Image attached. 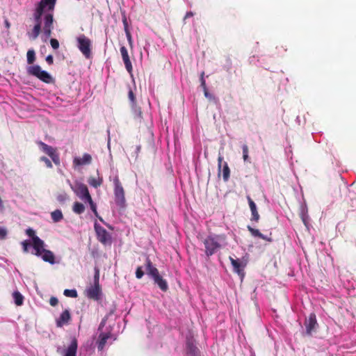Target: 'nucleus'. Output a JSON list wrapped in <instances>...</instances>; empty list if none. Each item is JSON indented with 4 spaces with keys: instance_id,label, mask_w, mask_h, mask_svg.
Listing matches in <instances>:
<instances>
[{
    "instance_id": "nucleus-22",
    "label": "nucleus",
    "mask_w": 356,
    "mask_h": 356,
    "mask_svg": "<svg viewBox=\"0 0 356 356\" xmlns=\"http://www.w3.org/2000/svg\"><path fill=\"white\" fill-rule=\"evenodd\" d=\"M186 350L190 356H199V349L192 342H187Z\"/></svg>"
},
{
    "instance_id": "nucleus-27",
    "label": "nucleus",
    "mask_w": 356,
    "mask_h": 356,
    "mask_svg": "<svg viewBox=\"0 0 356 356\" xmlns=\"http://www.w3.org/2000/svg\"><path fill=\"white\" fill-rule=\"evenodd\" d=\"M230 176V170L227 162H224L222 168V177L224 181H227Z\"/></svg>"
},
{
    "instance_id": "nucleus-3",
    "label": "nucleus",
    "mask_w": 356,
    "mask_h": 356,
    "mask_svg": "<svg viewBox=\"0 0 356 356\" xmlns=\"http://www.w3.org/2000/svg\"><path fill=\"white\" fill-rule=\"evenodd\" d=\"M145 262L147 273L153 278L154 283L159 286L161 291H166L168 289L166 280L160 275L159 270L152 265L148 257L146 258Z\"/></svg>"
},
{
    "instance_id": "nucleus-42",
    "label": "nucleus",
    "mask_w": 356,
    "mask_h": 356,
    "mask_svg": "<svg viewBox=\"0 0 356 356\" xmlns=\"http://www.w3.org/2000/svg\"><path fill=\"white\" fill-rule=\"evenodd\" d=\"M67 196L65 193H63V194H59L58 196H57V200L60 202V203H63L65 202V201L67 200Z\"/></svg>"
},
{
    "instance_id": "nucleus-8",
    "label": "nucleus",
    "mask_w": 356,
    "mask_h": 356,
    "mask_svg": "<svg viewBox=\"0 0 356 356\" xmlns=\"http://www.w3.org/2000/svg\"><path fill=\"white\" fill-rule=\"evenodd\" d=\"M37 144L39 145L41 150L51 159L52 161L55 163V165H60V156L56 151V149L54 148L50 145H48L47 144L42 141L37 142Z\"/></svg>"
},
{
    "instance_id": "nucleus-43",
    "label": "nucleus",
    "mask_w": 356,
    "mask_h": 356,
    "mask_svg": "<svg viewBox=\"0 0 356 356\" xmlns=\"http://www.w3.org/2000/svg\"><path fill=\"white\" fill-rule=\"evenodd\" d=\"M222 161H223V157L220 155L218 158V176H220V174L221 167L222 165Z\"/></svg>"
},
{
    "instance_id": "nucleus-14",
    "label": "nucleus",
    "mask_w": 356,
    "mask_h": 356,
    "mask_svg": "<svg viewBox=\"0 0 356 356\" xmlns=\"http://www.w3.org/2000/svg\"><path fill=\"white\" fill-rule=\"evenodd\" d=\"M120 50L126 70L128 72L131 73L133 67L127 48L124 46H122Z\"/></svg>"
},
{
    "instance_id": "nucleus-53",
    "label": "nucleus",
    "mask_w": 356,
    "mask_h": 356,
    "mask_svg": "<svg viewBox=\"0 0 356 356\" xmlns=\"http://www.w3.org/2000/svg\"><path fill=\"white\" fill-rule=\"evenodd\" d=\"M140 146L137 147V150H138V151H139V150H140Z\"/></svg>"
},
{
    "instance_id": "nucleus-10",
    "label": "nucleus",
    "mask_w": 356,
    "mask_h": 356,
    "mask_svg": "<svg viewBox=\"0 0 356 356\" xmlns=\"http://www.w3.org/2000/svg\"><path fill=\"white\" fill-rule=\"evenodd\" d=\"M72 188L74 193L84 202L91 197L87 186L83 183H76L74 187Z\"/></svg>"
},
{
    "instance_id": "nucleus-20",
    "label": "nucleus",
    "mask_w": 356,
    "mask_h": 356,
    "mask_svg": "<svg viewBox=\"0 0 356 356\" xmlns=\"http://www.w3.org/2000/svg\"><path fill=\"white\" fill-rule=\"evenodd\" d=\"M111 337V333L102 332L99 335V339L97 341V348L99 350H102L107 342V340Z\"/></svg>"
},
{
    "instance_id": "nucleus-19",
    "label": "nucleus",
    "mask_w": 356,
    "mask_h": 356,
    "mask_svg": "<svg viewBox=\"0 0 356 356\" xmlns=\"http://www.w3.org/2000/svg\"><path fill=\"white\" fill-rule=\"evenodd\" d=\"M247 199H248V204H249L250 209V211H251V214H252L251 220L252 221L258 222L259 218H260V216H259V213L257 211L256 204L251 199V197L250 196H248Z\"/></svg>"
},
{
    "instance_id": "nucleus-34",
    "label": "nucleus",
    "mask_w": 356,
    "mask_h": 356,
    "mask_svg": "<svg viewBox=\"0 0 356 356\" xmlns=\"http://www.w3.org/2000/svg\"><path fill=\"white\" fill-rule=\"evenodd\" d=\"M26 234L29 236V237H31L32 238V241H33V244H32V246L33 248H34V240L35 238H39L38 236L35 235V231L31 229V228H29L26 230Z\"/></svg>"
},
{
    "instance_id": "nucleus-21",
    "label": "nucleus",
    "mask_w": 356,
    "mask_h": 356,
    "mask_svg": "<svg viewBox=\"0 0 356 356\" xmlns=\"http://www.w3.org/2000/svg\"><path fill=\"white\" fill-rule=\"evenodd\" d=\"M88 182L91 186L97 188L102 184L103 178H102V177L99 176V171L97 170V177H90L88 179Z\"/></svg>"
},
{
    "instance_id": "nucleus-45",
    "label": "nucleus",
    "mask_w": 356,
    "mask_h": 356,
    "mask_svg": "<svg viewBox=\"0 0 356 356\" xmlns=\"http://www.w3.org/2000/svg\"><path fill=\"white\" fill-rule=\"evenodd\" d=\"M45 60L49 65H51L54 63V58L52 55L47 56Z\"/></svg>"
},
{
    "instance_id": "nucleus-44",
    "label": "nucleus",
    "mask_w": 356,
    "mask_h": 356,
    "mask_svg": "<svg viewBox=\"0 0 356 356\" xmlns=\"http://www.w3.org/2000/svg\"><path fill=\"white\" fill-rule=\"evenodd\" d=\"M58 298H56V297H51V298H50V300H49V304H50L51 306L54 307V306L57 305H58Z\"/></svg>"
},
{
    "instance_id": "nucleus-31",
    "label": "nucleus",
    "mask_w": 356,
    "mask_h": 356,
    "mask_svg": "<svg viewBox=\"0 0 356 356\" xmlns=\"http://www.w3.org/2000/svg\"><path fill=\"white\" fill-rule=\"evenodd\" d=\"M87 202L89 203L90 204V209L92 211V212L94 213V214L96 216H98V213H97V207H96V204L95 203L92 201V199L91 197H90L89 198H88L86 200Z\"/></svg>"
},
{
    "instance_id": "nucleus-25",
    "label": "nucleus",
    "mask_w": 356,
    "mask_h": 356,
    "mask_svg": "<svg viewBox=\"0 0 356 356\" xmlns=\"http://www.w3.org/2000/svg\"><path fill=\"white\" fill-rule=\"evenodd\" d=\"M73 211L76 214H81L85 211V206L79 202H75L72 207Z\"/></svg>"
},
{
    "instance_id": "nucleus-37",
    "label": "nucleus",
    "mask_w": 356,
    "mask_h": 356,
    "mask_svg": "<svg viewBox=\"0 0 356 356\" xmlns=\"http://www.w3.org/2000/svg\"><path fill=\"white\" fill-rule=\"evenodd\" d=\"M95 273L94 275V284H99V270L97 268L95 269Z\"/></svg>"
},
{
    "instance_id": "nucleus-11",
    "label": "nucleus",
    "mask_w": 356,
    "mask_h": 356,
    "mask_svg": "<svg viewBox=\"0 0 356 356\" xmlns=\"http://www.w3.org/2000/svg\"><path fill=\"white\" fill-rule=\"evenodd\" d=\"M54 29V16L51 13L44 15L43 33L47 38L51 37Z\"/></svg>"
},
{
    "instance_id": "nucleus-30",
    "label": "nucleus",
    "mask_w": 356,
    "mask_h": 356,
    "mask_svg": "<svg viewBox=\"0 0 356 356\" xmlns=\"http://www.w3.org/2000/svg\"><path fill=\"white\" fill-rule=\"evenodd\" d=\"M63 294L66 297L70 298H76L78 296L77 291L75 289H65Z\"/></svg>"
},
{
    "instance_id": "nucleus-26",
    "label": "nucleus",
    "mask_w": 356,
    "mask_h": 356,
    "mask_svg": "<svg viewBox=\"0 0 356 356\" xmlns=\"http://www.w3.org/2000/svg\"><path fill=\"white\" fill-rule=\"evenodd\" d=\"M51 216L53 221L55 222H58L60 221L63 218L61 211L58 210V209H56V210L54 211L53 212H51Z\"/></svg>"
},
{
    "instance_id": "nucleus-47",
    "label": "nucleus",
    "mask_w": 356,
    "mask_h": 356,
    "mask_svg": "<svg viewBox=\"0 0 356 356\" xmlns=\"http://www.w3.org/2000/svg\"><path fill=\"white\" fill-rule=\"evenodd\" d=\"M125 33H126L127 38V39H128V40H129V44L131 45V44H132V38H131V33H130V31H127V32H125Z\"/></svg>"
},
{
    "instance_id": "nucleus-51",
    "label": "nucleus",
    "mask_w": 356,
    "mask_h": 356,
    "mask_svg": "<svg viewBox=\"0 0 356 356\" xmlns=\"http://www.w3.org/2000/svg\"><path fill=\"white\" fill-rule=\"evenodd\" d=\"M302 220L304 224L306 225L307 224L306 219L303 215L302 216Z\"/></svg>"
},
{
    "instance_id": "nucleus-24",
    "label": "nucleus",
    "mask_w": 356,
    "mask_h": 356,
    "mask_svg": "<svg viewBox=\"0 0 356 356\" xmlns=\"http://www.w3.org/2000/svg\"><path fill=\"white\" fill-rule=\"evenodd\" d=\"M13 298L17 306H21L24 303V296L18 291H14Z\"/></svg>"
},
{
    "instance_id": "nucleus-39",
    "label": "nucleus",
    "mask_w": 356,
    "mask_h": 356,
    "mask_svg": "<svg viewBox=\"0 0 356 356\" xmlns=\"http://www.w3.org/2000/svg\"><path fill=\"white\" fill-rule=\"evenodd\" d=\"M204 72H202L200 75V83H201V87L202 88L203 90H206V89H207V87L206 81L204 79Z\"/></svg>"
},
{
    "instance_id": "nucleus-6",
    "label": "nucleus",
    "mask_w": 356,
    "mask_h": 356,
    "mask_svg": "<svg viewBox=\"0 0 356 356\" xmlns=\"http://www.w3.org/2000/svg\"><path fill=\"white\" fill-rule=\"evenodd\" d=\"M29 74L34 76L46 83H52L53 79L51 75L46 71L42 70L41 67L38 65L29 66L27 68Z\"/></svg>"
},
{
    "instance_id": "nucleus-29",
    "label": "nucleus",
    "mask_w": 356,
    "mask_h": 356,
    "mask_svg": "<svg viewBox=\"0 0 356 356\" xmlns=\"http://www.w3.org/2000/svg\"><path fill=\"white\" fill-rule=\"evenodd\" d=\"M242 150H243V159L245 162H250L249 159V148L248 146L246 144H244L242 146Z\"/></svg>"
},
{
    "instance_id": "nucleus-35",
    "label": "nucleus",
    "mask_w": 356,
    "mask_h": 356,
    "mask_svg": "<svg viewBox=\"0 0 356 356\" xmlns=\"http://www.w3.org/2000/svg\"><path fill=\"white\" fill-rule=\"evenodd\" d=\"M40 161H42V162H44L45 165L48 168H52L53 165H52L51 161L48 158H47L46 156H41L40 158Z\"/></svg>"
},
{
    "instance_id": "nucleus-5",
    "label": "nucleus",
    "mask_w": 356,
    "mask_h": 356,
    "mask_svg": "<svg viewBox=\"0 0 356 356\" xmlns=\"http://www.w3.org/2000/svg\"><path fill=\"white\" fill-rule=\"evenodd\" d=\"M115 202L118 206L124 208L126 205L125 193L119 177L115 176L113 179Z\"/></svg>"
},
{
    "instance_id": "nucleus-46",
    "label": "nucleus",
    "mask_w": 356,
    "mask_h": 356,
    "mask_svg": "<svg viewBox=\"0 0 356 356\" xmlns=\"http://www.w3.org/2000/svg\"><path fill=\"white\" fill-rule=\"evenodd\" d=\"M122 22H123V24H124V31L125 32L129 31L128 23H127L126 17L123 18Z\"/></svg>"
},
{
    "instance_id": "nucleus-32",
    "label": "nucleus",
    "mask_w": 356,
    "mask_h": 356,
    "mask_svg": "<svg viewBox=\"0 0 356 356\" xmlns=\"http://www.w3.org/2000/svg\"><path fill=\"white\" fill-rule=\"evenodd\" d=\"M56 3V0H41L40 3L43 5L44 7L49 6V9H53Z\"/></svg>"
},
{
    "instance_id": "nucleus-28",
    "label": "nucleus",
    "mask_w": 356,
    "mask_h": 356,
    "mask_svg": "<svg viewBox=\"0 0 356 356\" xmlns=\"http://www.w3.org/2000/svg\"><path fill=\"white\" fill-rule=\"evenodd\" d=\"M27 63L29 64H33L35 60V53L33 49H29L26 54Z\"/></svg>"
},
{
    "instance_id": "nucleus-40",
    "label": "nucleus",
    "mask_w": 356,
    "mask_h": 356,
    "mask_svg": "<svg viewBox=\"0 0 356 356\" xmlns=\"http://www.w3.org/2000/svg\"><path fill=\"white\" fill-rule=\"evenodd\" d=\"M31 244V243L29 241H24L22 242V248H23V251L24 252H28L29 250H28V248L29 246H30Z\"/></svg>"
},
{
    "instance_id": "nucleus-2",
    "label": "nucleus",
    "mask_w": 356,
    "mask_h": 356,
    "mask_svg": "<svg viewBox=\"0 0 356 356\" xmlns=\"http://www.w3.org/2000/svg\"><path fill=\"white\" fill-rule=\"evenodd\" d=\"M34 250L35 251V254L37 257H41L44 261L50 264L56 263L54 252L44 248V242L40 238H36L34 240Z\"/></svg>"
},
{
    "instance_id": "nucleus-4",
    "label": "nucleus",
    "mask_w": 356,
    "mask_h": 356,
    "mask_svg": "<svg viewBox=\"0 0 356 356\" xmlns=\"http://www.w3.org/2000/svg\"><path fill=\"white\" fill-rule=\"evenodd\" d=\"M44 8L45 7L43 5L39 3L35 9L33 14L35 24L31 31L27 32V35L30 40H35L41 32L42 16L43 15Z\"/></svg>"
},
{
    "instance_id": "nucleus-41",
    "label": "nucleus",
    "mask_w": 356,
    "mask_h": 356,
    "mask_svg": "<svg viewBox=\"0 0 356 356\" xmlns=\"http://www.w3.org/2000/svg\"><path fill=\"white\" fill-rule=\"evenodd\" d=\"M7 236V229L5 227H0V240H3Z\"/></svg>"
},
{
    "instance_id": "nucleus-17",
    "label": "nucleus",
    "mask_w": 356,
    "mask_h": 356,
    "mask_svg": "<svg viewBox=\"0 0 356 356\" xmlns=\"http://www.w3.org/2000/svg\"><path fill=\"white\" fill-rule=\"evenodd\" d=\"M70 320L71 314L69 310L65 309L60 314L59 318L56 320V325L58 327H61L65 324H67Z\"/></svg>"
},
{
    "instance_id": "nucleus-12",
    "label": "nucleus",
    "mask_w": 356,
    "mask_h": 356,
    "mask_svg": "<svg viewBox=\"0 0 356 356\" xmlns=\"http://www.w3.org/2000/svg\"><path fill=\"white\" fill-rule=\"evenodd\" d=\"M304 324L306 328L307 335H312V332L316 329V326L318 325L315 314H310L309 317L305 319Z\"/></svg>"
},
{
    "instance_id": "nucleus-33",
    "label": "nucleus",
    "mask_w": 356,
    "mask_h": 356,
    "mask_svg": "<svg viewBox=\"0 0 356 356\" xmlns=\"http://www.w3.org/2000/svg\"><path fill=\"white\" fill-rule=\"evenodd\" d=\"M128 98L131 104V106H134L136 104V97H135V95H134L133 90L131 88H129V90L128 92Z\"/></svg>"
},
{
    "instance_id": "nucleus-9",
    "label": "nucleus",
    "mask_w": 356,
    "mask_h": 356,
    "mask_svg": "<svg viewBox=\"0 0 356 356\" xmlns=\"http://www.w3.org/2000/svg\"><path fill=\"white\" fill-rule=\"evenodd\" d=\"M95 230L97 234V240L103 243V244H107L108 243H111V236L110 234L106 231L105 228L102 227L97 223L95 224Z\"/></svg>"
},
{
    "instance_id": "nucleus-38",
    "label": "nucleus",
    "mask_w": 356,
    "mask_h": 356,
    "mask_svg": "<svg viewBox=\"0 0 356 356\" xmlns=\"http://www.w3.org/2000/svg\"><path fill=\"white\" fill-rule=\"evenodd\" d=\"M50 44H51V47L54 49H57L59 47V42H58V40H56L55 38H51L50 40Z\"/></svg>"
},
{
    "instance_id": "nucleus-16",
    "label": "nucleus",
    "mask_w": 356,
    "mask_h": 356,
    "mask_svg": "<svg viewBox=\"0 0 356 356\" xmlns=\"http://www.w3.org/2000/svg\"><path fill=\"white\" fill-rule=\"evenodd\" d=\"M77 348L78 342L74 338L72 339L69 346L63 351V356H76Z\"/></svg>"
},
{
    "instance_id": "nucleus-7",
    "label": "nucleus",
    "mask_w": 356,
    "mask_h": 356,
    "mask_svg": "<svg viewBox=\"0 0 356 356\" xmlns=\"http://www.w3.org/2000/svg\"><path fill=\"white\" fill-rule=\"evenodd\" d=\"M76 40L78 42L77 47L80 51L86 58H90L92 56L91 40L83 34L79 35Z\"/></svg>"
},
{
    "instance_id": "nucleus-23",
    "label": "nucleus",
    "mask_w": 356,
    "mask_h": 356,
    "mask_svg": "<svg viewBox=\"0 0 356 356\" xmlns=\"http://www.w3.org/2000/svg\"><path fill=\"white\" fill-rule=\"evenodd\" d=\"M248 231L250 232V234L254 236V237H258L259 238H261V239H264V240H266V241H270V238H268L266 236H265L263 234H261L259 230L257 229H254L253 227H252L251 226L248 225L247 227Z\"/></svg>"
},
{
    "instance_id": "nucleus-1",
    "label": "nucleus",
    "mask_w": 356,
    "mask_h": 356,
    "mask_svg": "<svg viewBox=\"0 0 356 356\" xmlns=\"http://www.w3.org/2000/svg\"><path fill=\"white\" fill-rule=\"evenodd\" d=\"M224 234L208 236L203 241L205 247V253L209 257L213 255L221 248V243L225 241Z\"/></svg>"
},
{
    "instance_id": "nucleus-49",
    "label": "nucleus",
    "mask_w": 356,
    "mask_h": 356,
    "mask_svg": "<svg viewBox=\"0 0 356 356\" xmlns=\"http://www.w3.org/2000/svg\"><path fill=\"white\" fill-rule=\"evenodd\" d=\"M193 16V13L190 11V12L186 13L184 19H186V18H188V17H191Z\"/></svg>"
},
{
    "instance_id": "nucleus-18",
    "label": "nucleus",
    "mask_w": 356,
    "mask_h": 356,
    "mask_svg": "<svg viewBox=\"0 0 356 356\" xmlns=\"http://www.w3.org/2000/svg\"><path fill=\"white\" fill-rule=\"evenodd\" d=\"M229 260L233 266L234 270L239 275L243 276V269L245 266V264L238 259H234L231 257H229Z\"/></svg>"
},
{
    "instance_id": "nucleus-50",
    "label": "nucleus",
    "mask_w": 356,
    "mask_h": 356,
    "mask_svg": "<svg viewBox=\"0 0 356 356\" xmlns=\"http://www.w3.org/2000/svg\"><path fill=\"white\" fill-rule=\"evenodd\" d=\"M5 24H6V26L8 29L10 27V23L8 20H6L5 21Z\"/></svg>"
},
{
    "instance_id": "nucleus-36",
    "label": "nucleus",
    "mask_w": 356,
    "mask_h": 356,
    "mask_svg": "<svg viewBox=\"0 0 356 356\" xmlns=\"http://www.w3.org/2000/svg\"><path fill=\"white\" fill-rule=\"evenodd\" d=\"M143 275H144V272L143 270L142 266H138L136 270V278L141 279L143 277Z\"/></svg>"
},
{
    "instance_id": "nucleus-15",
    "label": "nucleus",
    "mask_w": 356,
    "mask_h": 356,
    "mask_svg": "<svg viewBox=\"0 0 356 356\" xmlns=\"http://www.w3.org/2000/svg\"><path fill=\"white\" fill-rule=\"evenodd\" d=\"M92 162V156L88 153L83 154L82 157H75L73 160V164L75 166L89 165Z\"/></svg>"
},
{
    "instance_id": "nucleus-13",
    "label": "nucleus",
    "mask_w": 356,
    "mask_h": 356,
    "mask_svg": "<svg viewBox=\"0 0 356 356\" xmlns=\"http://www.w3.org/2000/svg\"><path fill=\"white\" fill-rule=\"evenodd\" d=\"M86 293L88 298L98 300L100 298L102 293L100 284H94L86 289Z\"/></svg>"
},
{
    "instance_id": "nucleus-48",
    "label": "nucleus",
    "mask_w": 356,
    "mask_h": 356,
    "mask_svg": "<svg viewBox=\"0 0 356 356\" xmlns=\"http://www.w3.org/2000/svg\"><path fill=\"white\" fill-rule=\"evenodd\" d=\"M204 96L207 97V98H212V95L209 94V92H208V89H206V90H204Z\"/></svg>"
},
{
    "instance_id": "nucleus-52",
    "label": "nucleus",
    "mask_w": 356,
    "mask_h": 356,
    "mask_svg": "<svg viewBox=\"0 0 356 356\" xmlns=\"http://www.w3.org/2000/svg\"><path fill=\"white\" fill-rule=\"evenodd\" d=\"M103 326H104V323H103V322H102V323H101V324H100V325H99V329H100V328H101L102 327H103Z\"/></svg>"
}]
</instances>
